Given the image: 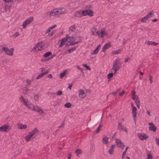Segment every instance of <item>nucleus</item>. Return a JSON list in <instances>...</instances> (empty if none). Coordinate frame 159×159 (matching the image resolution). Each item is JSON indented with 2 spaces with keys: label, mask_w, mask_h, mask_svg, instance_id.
Returning a JSON list of instances; mask_svg holds the SVG:
<instances>
[{
  "label": "nucleus",
  "mask_w": 159,
  "mask_h": 159,
  "mask_svg": "<svg viewBox=\"0 0 159 159\" xmlns=\"http://www.w3.org/2000/svg\"><path fill=\"white\" fill-rule=\"evenodd\" d=\"M121 50L120 49H118L116 51H115L113 52L111 54H112L113 55L116 54H119Z\"/></svg>",
  "instance_id": "473e14b6"
},
{
  "label": "nucleus",
  "mask_w": 159,
  "mask_h": 159,
  "mask_svg": "<svg viewBox=\"0 0 159 159\" xmlns=\"http://www.w3.org/2000/svg\"><path fill=\"white\" fill-rule=\"evenodd\" d=\"M83 66L84 67H85L87 69L90 70H91L90 68L89 67V66H87V64H83Z\"/></svg>",
  "instance_id": "37998d69"
},
{
  "label": "nucleus",
  "mask_w": 159,
  "mask_h": 159,
  "mask_svg": "<svg viewBox=\"0 0 159 159\" xmlns=\"http://www.w3.org/2000/svg\"><path fill=\"white\" fill-rule=\"evenodd\" d=\"M30 89L27 87H25L23 91V93L24 94H27L30 91Z\"/></svg>",
  "instance_id": "cd10ccee"
},
{
  "label": "nucleus",
  "mask_w": 159,
  "mask_h": 159,
  "mask_svg": "<svg viewBox=\"0 0 159 159\" xmlns=\"http://www.w3.org/2000/svg\"><path fill=\"white\" fill-rule=\"evenodd\" d=\"M2 49L4 52H5V53L11 56H12L13 55L14 50L13 48L9 49L7 48L3 47L2 48Z\"/></svg>",
  "instance_id": "423d86ee"
},
{
  "label": "nucleus",
  "mask_w": 159,
  "mask_h": 159,
  "mask_svg": "<svg viewBox=\"0 0 159 159\" xmlns=\"http://www.w3.org/2000/svg\"><path fill=\"white\" fill-rule=\"evenodd\" d=\"M43 76L42 73L39 75L36 78V79H39Z\"/></svg>",
  "instance_id": "79ce46f5"
},
{
  "label": "nucleus",
  "mask_w": 159,
  "mask_h": 159,
  "mask_svg": "<svg viewBox=\"0 0 159 159\" xmlns=\"http://www.w3.org/2000/svg\"><path fill=\"white\" fill-rule=\"evenodd\" d=\"M68 35H66V37L61 40V43L59 45V47H62L65 43L67 41V39H68Z\"/></svg>",
  "instance_id": "f3484780"
},
{
  "label": "nucleus",
  "mask_w": 159,
  "mask_h": 159,
  "mask_svg": "<svg viewBox=\"0 0 159 159\" xmlns=\"http://www.w3.org/2000/svg\"><path fill=\"white\" fill-rule=\"evenodd\" d=\"M64 123H63L61 125L59 126V128H62V127H63L64 126Z\"/></svg>",
  "instance_id": "774afa93"
},
{
  "label": "nucleus",
  "mask_w": 159,
  "mask_h": 159,
  "mask_svg": "<svg viewBox=\"0 0 159 159\" xmlns=\"http://www.w3.org/2000/svg\"><path fill=\"white\" fill-rule=\"evenodd\" d=\"M17 125L18 128L20 129H25L27 128V125H26L18 123Z\"/></svg>",
  "instance_id": "412c9836"
},
{
  "label": "nucleus",
  "mask_w": 159,
  "mask_h": 159,
  "mask_svg": "<svg viewBox=\"0 0 159 159\" xmlns=\"http://www.w3.org/2000/svg\"><path fill=\"white\" fill-rule=\"evenodd\" d=\"M53 9L47 12V15H48L50 18H53L56 17Z\"/></svg>",
  "instance_id": "6ab92c4d"
},
{
  "label": "nucleus",
  "mask_w": 159,
  "mask_h": 159,
  "mask_svg": "<svg viewBox=\"0 0 159 159\" xmlns=\"http://www.w3.org/2000/svg\"><path fill=\"white\" fill-rule=\"evenodd\" d=\"M56 94L57 95H60L62 94V92L61 90H59L56 93Z\"/></svg>",
  "instance_id": "8fccbe9b"
},
{
  "label": "nucleus",
  "mask_w": 159,
  "mask_h": 159,
  "mask_svg": "<svg viewBox=\"0 0 159 159\" xmlns=\"http://www.w3.org/2000/svg\"><path fill=\"white\" fill-rule=\"evenodd\" d=\"M49 72V70L48 69L47 71L42 73L43 75H47Z\"/></svg>",
  "instance_id": "603ef678"
},
{
  "label": "nucleus",
  "mask_w": 159,
  "mask_h": 159,
  "mask_svg": "<svg viewBox=\"0 0 159 159\" xmlns=\"http://www.w3.org/2000/svg\"><path fill=\"white\" fill-rule=\"evenodd\" d=\"M79 97L81 99L84 98L86 96V93L83 89L79 90Z\"/></svg>",
  "instance_id": "f8f14e48"
},
{
  "label": "nucleus",
  "mask_w": 159,
  "mask_h": 159,
  "mask_svg": "<svg viewBox=\"0 0 159 159\" xmlns=\"http://www.w3.org/2000/svg\"><path fill=\"white\" fill-rule=\"evenodd\" d=\"M66 71H67V70H66V71H64V72L61 73L60 74V76L61 78H62V77L65 75L66 74Z\"/></svg>",
  "instance_id": "e433bc0d"
},
{
  "label": "nucleus",
  "mask_w": 159,
  "mask_h": 159,
  "mask_svg": "<svg viewBox=\"0 0 159 159\" xmlns=\"http://www.w3.org/2000/svg\"><path fill=\"white\" fill-rule=\"evenodd\" d=\"M72 153H69L68 155V159H70Z\"/></svg>",
  "instance_id": "13d9d810"
},
{
  "label": "nucleus",
  "mask_w": 159,
  "mask_h": 159,
  "mask_svg": "<svg viewBox=\"0 0 159 159\" xmlns=\"http://www.w3.org/2000/svg\"><path fill=\"white\" fill-rule=\"evenodd\" d=\"M108 137L107 136L103 138L102 140V142L103 143L105 144H107L108 143Z\"/></svg>",
  "instance_id": "bb28decb"
},
{
  "label": "nucleus",
  "mask_w": 159,
  "mask_h": 159,
  "mask_svg": "<svg viewBox=\"0 0 159 159\" xmlns=\"http://www.w3.org/2000/svg\"><path fill=\"white\" fill-rule=\"evenodd\" d=\"M20 102H23L24 104L28 108H31L32 110H34L39 112L41 114L44 113V112L41 109L40 107L37 106H33V108H32V103L28 101H26L25 99L23 97L21 96L20 98Z\"/></svg>",
  "instance_id": "f257e3e1"
},
{
  "label": "nucleus",
  "mask_w": 159,
  "mask_h": 159,
  "mask_svg": "<svg viewBox=\"0 0 159 159\" xmlns=\"http://www.w3.org/2000/svg\"><path fill=\"white\" fill-rule=\"evenodd\" d=\"M130 60V58H127L125 60V62L126 63L128 62V61Z\"/></svg>",
  "instance_id": "e2e57ef3"
},
{
  "label": "nucleus",
  "mask_w": 159,
  "mask_h": 159,
  "mask_svg": "<svg viewBox=\"0 0 159 159\" xmlns=\"http://www.w3.org/2000/svg\"><path fill=\"white\" fill-rule=\"evenodd\" d=\"M56 11L57 12V16L59 15L66 13V10L65 8H57L55 9Z\"/></svg>",
  "instance_id": "9d476101"
},
{
  "label": "nucleus",
  "mask_w": 159,
  "mask_h": 159,
  "mask_svg": "<svg viewBox=\"0 0 159 159\" xmlns=\"http://www.w3.org/2000/svg\"><path fill=\"white\" fill-rule=\"evenodd\" d=\"M147 159H152V157L150 153L148 154L147 155Z\"/></svg>",
  "instance_id": "c03bdc74"
},
{
  "label": "nucleus",
  "mask_w": 159,
  "mask_h": 159,
  "mask_svg": "<svg viewBox=\"0 0 159 159\" xmlns=\"http://www.w3.org/2000/svg\"><path fill=\"white\" fill-rule=\"evenodd\" d=\"M34 20V18L33 17H31L28 19H27L25 21L23 24L22 27L23 28H25L26 26L29 24L31 23Z\"/></svg>",
  "instance_id": "1a4fd4ad"
},
{
  "label": "nucleus",
  "mask_w": 159,
  "mask_h": 159,
  "mask_svg": "<svg viewBox=\"0 0 159 159\" xmlns=\"http://www.w3.org/2000/svg\"><path fill=\"white\" fill-rule=\"evenodd\" d=\"M101 48V45H99L95 49V50L92 53V54H97L99 50Z\"/></svg>",
  "instance_id": "393cba45"
},
{
  "label": "nucleus",
  "mask_w": 159,
  "mask_h": 159,
  "mask_svg": "<svg viewBox=\"0 0 159 159\" xmlns=\"http://www.w3.org/2000/svg\"><path fill=\"white\" fill-rule=\"evenodd\" d=\"M118 93V91H116V92H113L111 93V94H113L114 95H116L117 93Z\"/></svg>",
  "instance_id": "338daca9"
},
{
  "label": "nucleus",
  "mask_w": 159,
  "mask_h": 159,
  "mask_svg": "<svg viewBox=\"0 0 159 159\" xmlns=\"http://www.w3.org/2000/svg\"><path fill=\"white\" fill-rule=\"evenodd\" d=\"M156 143L159 146V139L156 138L155 139Z\"/></svg>",
  "instance_id": "6e6d98bb"
},
{
  "label": "nucleus",
  "mask_w": 159,
  "mask_h": 159,
  "mask_svg": "<svg viewBox=\"0 0 159 159\" xmlns=\"http://www.w3.org/2000/svg\"><path fill=\"white\" fill-rule=\"evenodd\" d=\"M80 5V1L76 0L71 5L72 8L75 9L78 7Z\"/></svg>",
  "instance_id": "2eb2a0df"
},
{
  "label": "nucleus",
  "mask_w": 159,
  "mask_h": 159,
  "mask_svg": "<svg viewBox=\"0 0 159 159\" xmlns=\"http://www.w3.org/2000/svg\"><path fill=\"white\" fill-rule=\"evenodd\" d=\"M113 74H114L112 72L108 74L107 75V79H110L113 76Z\"/></svg>",
  "instance_id": "4c0bfd02"
},
{
  "label": "nucleus",
  "mask_w": 159,
  "mask_h": 159,
  "mask_svg": "<svg viewBox=\"0 0 159 159\" xmlns=\"http://www.w3.org/2000/svg\"><path fill=\"white\" fill-rule=\"evenodd\" d=\"M110 43L105 44L102 48V51L103 52H105L106 50L110 47Z\"/></svg>",
  "instance_id": "4be33fe9"
},
{
  "label": "nucleus",
  "mask_w": 159,
  "mask_h": 159,
  "mask_svg": "<svg viewBox=\"0 0 159 159\" xmlns=\"http://www.w3.org/2000/svg\"><path fill=\"white\" fill-rule=\"evenodd\" d=\"M152 41H146L145 42V43L147 44L148 45H152Z\"/></svg>",
  "instance_id": "49530a36"
},
{
  "label": "nucleus",
  "mask_w": 159,
  "mask_h": 159,
  "mask_svg": "<svg viewBox=\"0 0 159 159\" xmlns=\"http://www.w3.org/2000/svg\"><path fill=\"white\" fill-rule=\"evenodd\" d=\"M101 127H102L101 125V124H100L99 125L97 130L95 131V132H96V133H98L99 132V131L100 130V129Z\"/></svg>",
  "instance_id": "a19ab883"
},
{
  "label": "nucleus",
  "mask_w": 159,
  "mask_h": 159,
  "mask_svg": "<svg viewBox=\"0 0 159 159\" xmlns=\"http://www.w3.org/2000/svg\"><path fill=\"white\" fill-rule=\"evenodd\" d=\"M53 9L47 12V15H48L50 18H53L56 17Z\"/></svg>",
  "instance_id": "a211bd4d"
},
{
  "label": "nucleus",
  "mask_w": 159,
  "mask_h": 159,
  "mask_svg": "<svg viewBox=\"0 0 159 159\" xmlns=\"http://www.w3.org/2000/svg\"><path fill=\"white\" fill-rule=\"evenodd\" d=\"M149 80L151 84H152V76L151 75H149Z\"/></svg>",
  "instance_id": "4d7b16f0"
},
{
  "label": "nucleus",
  "mask_w": 159,
  "mask_h": 159,
  "mask_svg": "<svg viewBox=\"0 0 159 159\" xmlns=\"http://www.w3.org/2000/svg\"><path fill=\"white\" fill-rule=\"evenodd\" d=\"M138 136L139 138L141 140L146 139L148 137L147 134L142 133L138 134Z\"/></svg>",
  "instance_id": "4468645a"
},
{
  "label": "nucleus",
  "mask_w": 159,
  "mask_h": 159,
  "mask_svg": "<svg viewBox=\"0 0 159 159\" xmlns=\"http://www.w3.org/2000/svg\"><path fill=\"white\" fill-rule=\"evenodd\" d=\"M149 124L150 125L149 127V130L152 131L153 132H155L156 130L157 127L154 124L151 123H150Z\"/></svg>",
  "instance_id": "dca6fc26"
},
{
  "label": "nucleus",
  "mask_w": 159,
  "mask_h": 159,
  "mask_svg": "<svg viewBox=\"0 0 159 159\" xmlns=\"http://www.w3.org/2000/svg\"><path fill=\"white\" fill-rule=\"evenodd\" d=\"M97 31H98L97 30V29L94 27H93L91 29V35H95V33H96V34L97 35Z\"/></svg>",
  "instance_id": "5701e85b"
},
{
  "label": "nucleus",
  "mask_w": 159,
  "mask_h": 159,
  "mask_svg": "<svg viewBox=\"0 0 159 159\" xmlns=\"http://www.w3.org/2000/svg\"><path fill=\"white\" fill-rule=\"evenodd\" d=\"M152 12L153 11H150L149 13L145 16L148 19L152 17Z\"/></svg>",
  "instance_id": "f704fd0d"
},
{
  "label": "nucleus",
  "mask_w": 159,
  "mask_h": 159,
  "mask_svg": "<svg viewBox=\"0 0 159 159\" xmlns=\"http://www.w3.org/2000/svg\"><path fill=\"white\" fill-rule=\"evenodd\" d=\"M135 103L136 104L137 107H138V109H139V106L140 105L139 100H137L136 101Z\"/></svg>",
  "instance_id": "ea45409f"
},
{
  "label": "nucleus",
  "mask_w": 159,
  "mask_h": 159,
  "mask_svg": "<svg viewBox=\"0 0 159 159\" xmlns=\"http://www.w3.org/2000/svg\"><path fill=\"white\" fill-rule=\"evenodd\" d=\"M115 142L118 147L122 149H124V145L121 141L119 139H115Z\"/></svg>",
  "instance_id": "9b49d317"
},
{
  "label": "nucleus",
  "mask_w": 159,
  "mask_h": 159,
  "mask_svg": "<svg viewBox=\"0 0 159 159\" xmlns=\"http://www.w3.org/2000/svg\"><path fill=\"white\" fill-rule=\"evenodd\" d=\"M81 11H76L75 13V16L77 17H81L82 16Z\"/></svg>",
  "instance_id": "b1692460"
},
{
  "label": "nucleus",
  "mask_w": 159,
  "mask_h": 159,
  "mask_svg": "<svg viewBox=\"0 0 159 159\" xmlns=\"http://www.w3.org/2000/svg\"><path fill=\"white\" fill-rule=\"evenodd\" d=\"M69 40L66 43L67 46H69L71 45H74L80 43V42H76L74 43L75 40L74 38L73 37H68Z\"/></svg>",
  "instance_id": "0eeeda50"
},
{
  "label": "nucleus",
  "mask_w": 159,
  "mask_h": 159,
  "mask_svg": "<svg viewBox=\"0 0 159 159\" xmlns=\"http://www.w3.org/2000/svg\"><path fill=\"white\" fill-rule=\"evenodd\" d=\"M82 152V151L81 149H77L75 151V153L77 156H78L79 154H80Z\"/></svg>",
  "instance_id": "7c9ffc66"
},
{
  "label": "nucleus",
  "mask_w": 159,
  "mask_h": 159,
  "mask_svg": "<svg viewBox=\"0 0 159 159\" xmlns=\"http://www.w3.org/2000/svg\"><path fill=\"white\" fill-rule=\"evenodd\" d=\"M56 26L57 25H54L49 27V29H50L51 30L53 29V28H55L56 27Z\"/></svg>",
  "instance_id": "052dcab7"
},
{
  "label": "nucleus",
  "mask_w": 159,
  "mask_h": 159,
  "mask_svg": "<svg viewBox=\"0 0 159 159\" xmlns=\"http://www.w3.org/2000/svg\"><path fill=\"white\" fill-rule=\"evenodd\" d=\"M19 35V34L18 32H17L15 33L13 35V37H16L18 36Z\"/></svg>",
  "instance_id": "864d4df0"
},
{
  "label": "nucleus",
  "mask_w": 159,
  "mask_h": 159,
  "mask_svg": "<svg viewBox=\"0 0 159 159\" xmlns=\"http://www.w3.org/2000/svg\"><path fill=\"white\" fill-rule=\"evenodd\" d=\"M34 98L35 100H38L39 99V96L38 94H36L34 96Z\"/></svg>",
  "instance_id": "de8ad7c7"
},
{
  "label": "nucleus",
  "mask_w": 159,
  "mask_h": 159,
  "mask_svg": "<svg viewBox=\"0 0 159 159\" xmlns=\"http://www.w3.org/2000/svg\"><path fill=\"white\" fill-rule=\"evenodd\" d=\"M132 114L133 115V119L134 120L135 123L137 112V108L135 107H133V108H132Z\"/></svg>",
  "instance_id": "ddd939ff"
},
{
  "label": "nucleus",
  "mask_w": 159,
  "mask_h": 159,
  "mask_svg": "<svg viewBox=\"0 0 159 159\" xmlns=\"http://www.w3.org/2000/svg\"><path fill=\"white\" fill-rule=\"evenodd\" d=\"M120 58L117 57L113 62V66L111 69V71L113 72L114 70V74L116 73V72L119 69L121 66V64L120 62Z\"/></svg>",
  "instance_id": "f03ea898"
},
{
  "label": "nucleus",
  "mask_w": 159,
  "mask_h": 159,
  "mask_svg": "<svg viewBox=\"0 0 159 159\" xmlns=\"http://www.w3.org/2000/svg\"><path fill=\"white\" fill-rule=\"evenodd\" d=\"M135 93H136V92L135 91H132V97H133V96L136 95Z\"/></svg>",
  "instance_id": "680f3d73"
},
{
  "label": "nucleus",
  "mask_w": 159,
  "mask_h": 159,
  "mask_svg": "<svg viewBox=\"0 0 159 159\" xmlns=\"http://www.w3.org/2000/svg\"><path fill=\"white\" fill-rule=\"evenodd\" d=\"M26 82L28 84V85H30L31 84V81L29 79H27L26 80Z\"/></svg>",
  "instance_id": "3c124183"
},
{
  "label": "nucleus",
  "mask_w": 159,
  "mask_h": 159,
  "mask_svg": "<svg viewBox=\"0 0 159 159\" xmlns=\"http://www.w3.org/2000/svg\"><path fill=\"white\" fill-rule=\"evenodd\" d=\"M51 54L52 53L50 52H48L44 54L43 55V57L46 58L51 55Z\"/></svg>",
  "instance_id": "72a5a7b5"
},
{
  "label": "nucleus",
  "mask_w": 159,
  "mask_h": 159,
  "mask_svg": "<svg viewBox=\"0 0 159 159\" xmlns=\"http://www.w3.org/2000/svg\"><path fill=\"white\" fill-rule=\"evenodd\" d=\"M107 34V31L105 29L102 28L99 31L97 32V35L99 38H102L104 37Z\"/></svg>",
  "instance_id": "7ed1b4c3"
},
{
  "label": "nucleus",
  "mask_w": 159,
  "mask_h": 159,
  "mask_svg": "<svg viewBox=\"0 0 159 159\" xmlns=\"http://www.w3.org/2000/svg\"><path fill=\"white\" fill-rule=\"evenodd\" d=\"M44 45V43L42 42H39L37 43L35 46L33 48L32 50L36 52L41 50L43 49L42 48Z\"/></svg>",
  "instance_id": "20e7f679"
},
{
  "label": "nucleus",
  "mask_w": 159,
  "mask_h": 159,
  "mask_svg": "<svg viewBox=\"0 0 159 159\" xmlns=\"http://www.w3.org/2000/svg\"><path fill=\"white\" fill-rule=\"evenodd\" d=\"M118 128L119 129L122 130L126 132H128L127 130L125 127L122 125L121 123H119L118 124Z\"/></svg>",
  "instance_id": "aec40b11"
},
{
  "label": "nucleus",
  "mask_w": 159,
  "mask_h": 159,
  "mask_svg": "<svg viewBox=\"0 0 159 159\" xmlns=\"http://www.w3.org/2000/svg\"><path fill=\"white\" fill-rule=\"evenodd\" d=\"M75 49H76V48L75 47V48H72L71 49H69L68 50V52L69 53L71 52H72L73 51L75 50Z\"/></svg>",
  "instance_id": "a18cd8bd"
},
{
  "label": "nucleus",
  "mask_w": 159,
  "mask_h": 159,
  "mask_svg": "<svg viewBox=\"0 0 159 159\" xmlns=\"http://www.w3.org/2000/svg\"><path fill=\"white\" fill-rule=\"evenodd\" d=\"M71 104L70 102H67V103H66L65 104V105H64V106L66 107L69 108H70L71 107Z\"/></svg>",
  "instance_id": "c9c22d12"
},
{
  "label": "nucleus",
  "mask_w": 159,
  "mask_h": 159,
  "mask_svg": "<svg viewBox=\"0 0 159 159\" xmlns=\"http://www.w3.org/2000/svg\"><path fill=\"white\" fill-rule=\"evenodd\" d=\"M152 45H154V46H156V45H157L158 44V43H155V42H153V41H152Z\"/></svg>",
  "instance_id": "0e129e2a"
},
{
  "label": "nucleus",
  "mask_w": 159,
  "mask_h": 159,
  "mask_svg": "<svg viewBox=\"0 0 159 159\" xmlns=\"http://www.w3.org/2000/svg\"><path fill=\"white\" fill-rule=\"evenodd\" d=\"M148 20L147 18L145 16V17L142 18L141 20V21L142 22H143L144 21H146V20Z\"/></svg>",
  "instance_id": "09e8293b"
},
{
  "label": "nucleus",
  "mask_w": 159,
  "mask_h": 159,
  "mask_svg": "<svg viewBox=\"0 0 159 159\" xmlns=\"http://www.w3.org/2000/svg\"><path fill=\"white\" fill-rule=\"evenodd\" d=\"M126 154V153L125 152H123V154L122 156V158L123 159L125 157V156Z\"/></svg>",
  "instance_id": "69168bd1"
},
{
  "label": "nucleus",
  "mask_w": 159,
  "mask_h": 159,
  "mask_svg": "<svg viewBox=\"0 0 159 159\" xmlns=\"http://www.w3.org/2000/svg\"><path fill=\"white\" fill-rule=\"evenodd\" d=\"M81 11L82 16L89 15L90 16H92L93 15V11L90 10H82Z\"/></svg>",
  "instance_id": "39448f33"
},
{
  "label": "nucleus",
  "mask_w": 159,
  "mask_h": 159,
  "mask_svg": "<svg viewBox=\"0 0 159 159\" xmlns=\"http://www.w3.org/2000/svg\"><path fill=\"white\" fill-rule=\"evenodd\" d=\"M125 93V91L124 90H123L121 93H120L119 95L120 96H122L123 94H124Z\"/></svg>",
  "instance_id": "5fc2aeb1"
},
{
  "label": "nucleus",
  "mask_w": 159,
  "mask_h": 159,
  "mask_svg": "<svg viewBox=\"0 0 159 159\" xmlns=\"http://www.w3.org/2000/svg\"><path fill=\"white\" fill-rule=\"evenodd\" d=\"M115 147V145H112L111 146V149L109 150V152L110 154H113V149Z\"/></svg>",
  "instance_id": "c85d7f7f"
},
{
  "label": "nucleus",
  "mask_w": 159,
  "mask_h": 159,
  "mask_svg": "<svg viewBox=\"0 0 159 159\" xmlns=\"http://www.w3.org/2000/svg\"><path fill=\"white\" fill-rule=\"evenodd\" d=\"M39 131V130L37 128H36L32 131L30 132V133L33 136L36 133H38Z\"/></svg>",
  "instance_id": "2f4dec72"
},
{
  "label": "nucleus",
  "mask_w": 159,
  "mask_h": 159,
  "mask_svg": "<svg viewBox=\"0 0 159 159\" xmlns=\"http://www.w3.org/2000/svg\"><path fill=\"white\" fill-rule=\"evenodd\" d=\"M75 30V25H73L70 27L69 28V31L72 32H74Z\"/></svg>",
  "instance_id": "c756f323"
},
{
  "label": "nucleus",
  "mask_w": 159,
  "mask_h": 159,
  "mask_svg": "<svg viewBox=\"0 0 159 159\" xmlns=\"http://www.w3.org/2000/svg\"><path fill=\"white\" fill-rule=\"evenodd\" d=\"M33 135L31 134L30 132L28 134L25 136V139L27 142L29 141L30 139L31 138Z\"/></svg>",
  "instance_id": "a878e982"
},
{
  "label": "nucleus",
  "mask_w": 159,
  "mask_h": 159,
  "mask_svg": "<svg viewBox=\"0 0 159 159\" xmlns=\"http://www.w3.org/2000/svg\"><path fill=\"white\" fill-rule=\"evenodd\" d=\"M5 1L6 2L9 3L10 2H12L14 1V0H3Z\"/></svg>",
  "instance_id": "bf43d9fd"
},
{
  "label": "nucleus",
  "mask_w": 159,
  "mask_h": 159,
  "mask_svg": "<svg viewBox=\"0 0 159 159\" xmlns=\"http://www.w3.org/2000/svg\"><path fill=\"white\" fill-rule=\"evenodd\" d=\"M133 99L135 100V102L137 100H139V99L137 95H135L133 97H132Z\"/></svg>",
  "instance_id": "58836bf2"
},
{
  "label": "nucleus",
  "mask_w": 159,
  "mask_h": 159,
  "mask_svg": "<svg viewBox=\"0 0 159 159\" xmlns=\"http://www.w3.org/2000/svg\"><path fill=\"white\" fill-rule=\"evenodd\" d=\"M10 129L9 126L7 125H4L0 127V132H7Z\"/></svg>",
  "instance_id": "6e6552de"
}]
</instances>
